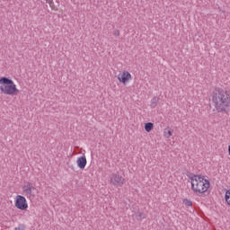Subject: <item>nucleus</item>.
I'll return each mask as SVG.
<instances>
[{"instance_id":"6e6552de","label":"nucleus","mask_w":230,"mask_h":230,"mask_svg":"<svg viewBox=\"0 0 230 230\" xmlns=\"http://www.w3.org/2000/svg\"><path fill=\"white\" fill-rule=\"evenodd\" d=\"M76 163H77L78 168H80L81 170H84L85 166H87V158H85V156H80L77 158Z\"/></svg>"},{"instance_id":"f03ea898","label":"nucleus","mask_w":230,"mask_h":230,"mask_svg":"<svg viewBox=\"0 0 230 230\" xmlns=\"http://www.w3.org/2000/svg\"><path fill=\"white\" fill-rule=\"evenodd\" d=\"M191 190L196 195H202L209 190V181L202 175H194L190 177Z\"/></svg>"},{"instance_id":"4468645a","label":"nucleus","mask_w":230,"mask_h":230,"mask_svg":"<svg viewBox=\"0 0 230 230\" xmlns=\"http://www.w3.org/2000/svg\"><path fill=\"white\" fill-rule=\"evenodd\" d=\"M183 204H185V206H188L189 208L193 206V202H191V200L190 199H183Z\"/></svg>"},{"instance_id":"1a4fd4ad","label":"nucleus","mask_w":230,"mask_h":230,"mask_svg":"<svg viewBox=\"0 0 230 230\" xmlns=\"http://www.w3.org/2000/svg\"><path fill=\"white\" fill-rule=\"evenodd\" d=\"M153 128H154V123L147 122V123L145 124L146 132H151Z\"/></svg>"},{"instance_id":"2eb2a0df","label":"nucleus","mask_w":230,"mask_h":230,"mask_svg":"<svg viewBox=\"0 0 230 230\" xmlns=\"http://www.w3.org/2000/svg\"><path fill=\"white\" fill-rule=\"evenodd\" d=\"M14 230H24V226L22 225H19Z\"/></svg>"},{"instance_id":"20e7f679","label":"nucleus","mask_w":230,"mask_h":230,"mask_svg":"<svg viewBox=\"0 0 230 230\" xmlns=\"http://www.w3.org/2000/svg\"><path fill=\"white\" fill-rule=\"evenodd\" d=\"M22 191L23 195L27 199H35V195L37 193V188L33 183L31 182H27L23 187H22Z\"/></svg>"},{"instance_id":"0eeeda50","label":"nucleus","mask_w":230,"mask_h":230,"mask_svg":"<svg viewBox=\"0 0 230 230\" xmlns=\"http://www.w3.org/2000/svg\"><path fill=\"white\" fill-rule=\"evenodd\" d=\"M118 80L120 82V84H123L126 85V84H128L130 80H132V75L129 74L128 71H123L121 74L118 75Z\"/></svg>"},{"instance_id":"9d476101","label":"nucleus","mask_w":230,"mask_h":230,"mask_svg":"<svg viewBox=\"0 0 230 230\" xmlns=\"http://www.w3.org/2000/svg\"><path fill=\"white\" fill-rule=\"evenodd\" d=\"M157 103H159V99L158 97H154L152 100H151V108L152 109H155L157 107Z\"/></svg>"},{"instance_id":"7ed1b4c3","label":"nucleus","mask_w":230,"mask_h":230,"mask_svg":"<svg viewBox=\"0 0 230 230\" xmlns=\"http://www.w3.org/2000/svg\"><path fill=\"white\" fill-rule=\"evenodd\" d=\"M0 91L3 94H7L8 96L19 94V89H17V85L13 83V80L7 77L0 78Z\"/></svg>"},{"instance_id":"f8f14e48","label":"nucleus","mask_w":230,"mask_h":230,"mask_svg":"<svg viewBox=\"0 0 230 230\" xmlns=\"http://www.w3.org/2000/svg\"><path fill=\"white\" fill-rule=\"evenodd\" d=\"M164 137H165L166 139L172 137V130L168 128L164 129Z\"/></svg>"},{"instance_id":"f257e3e1","label":"nucleus","mask_w":230,"mask_h":230,"mask_svg":"<svg viewBox=\"0 0 230 230\" xmlns=\"http://www.w3.org/2000/svg\"><path fill=\"white\" fill-rule=\"evenodd\" d=\"M212 102L217 112H229L230 111V93L222 88H216L213 92Z\"/></svg>"},{"instance_id":"423d86ee","label":"nucleus","mask_w":230,"mask_h":230,"mask_svg":"<svg viewBox=\"0 0 230 230\" xmlns=\"http://www.w3.org/2000/svg\"><path fill=\"white\" fill-rule=\"evenodd\" d=\"M110 182L113 184V186H122L125 184V178H122L119 173L114 172L110 177Z\"/></svg>"},{"instance_id":"dca6fc26","label":"nucleus","mask_w":230,"mask_h":230,"mask_svg":"<svg viewBox=\"0 0 230 230\" xmlns=\"http://www.w3.org/2000/svg\"><path fill=\"white\" fill-rule=\"evenodd\" d=\"M113 35H114L115 37H119V30H115V31H113Z\"/></svg>"},{"instance_id":"ddd939ff","label":"nucleus","mask_w":230,"mask_h":230,"mask_svg":"<svg viewBox=\"0 0 230 230\" xmlns=\"http://www.w3.org/2000/svg\"><path fill=\"white\" fill-rule=\"evenodd\" d=\"M225 200L230 206V190L226 192Z\"/></svg>"},{"instance_id":"f3484780","label":"nucleus","mask_w":230,"mask_h":230,"mask_svg":"<svg viewBox=\"0 0 230 230\" xmlns=\"http://www.w3.org/2000/svg\"><path fill=\"white\" fill-rule=\"evenodd\" d=\"M49 4L50 8H53V4H53L52 0H49Z\"/></svg>"},{"instance_id":"39448f33","label":"nucleus","mask_w":230,"mask_h":230,"mask_svg":"<svg viewBox=\"0 0 230 230\" xmlns=\"http://www.w3.org/2000/svg\"><path fill=\"white\" fill-rule=\"evenodd\" d=\"M14 206L21 211H26V209H28V201L24 196L17 195L14 201Z\"/></svg>"},{"instance_id":"a211bd4d","label":"nucleus","mask_w":230,"mask_h":230,"mask_svg":"<svg viewBox=\"0 0 230 230\" xmlns=\"http://www.w3.org/2000/svg\"><path fill=\"white\" fill-rule=\"evenodd\" d=\"M228 154L230 155V146H228Z\"/></svg>"},{"instance_id":"9b49d317","label":"nucleus","mask_w":230,"mask_h":230,"mask_svg":"<svg viewBox=\"0 0 230 230\" xmlns=\"http://www.w3.org/2000/svg\"><path fill=\"white\" fill-rule=\"evenodd\" d=\"M136 218L137 220H143L144 218H146V215H145L143 212H137Z\"/></svg>"}]
</instances>
